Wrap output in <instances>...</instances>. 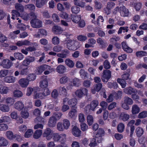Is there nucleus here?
I'll return each instance as SVG.
<instances>
[{
	"label": "nucleus",
	"mask_w": 147,
	"mask_h": 147,
	"mask_svg": "<svg viewBox=\"0 0 147 147\" xmlns=\"http://www.w3.org/2000/svg\"><path fill=\"white\" fill-rule=\"evenodd\" d=\"M47 69L52 70L53 69L50 66L42 64L36 67V72L37 74L40 75L43 71Z\"/></svg>",
	"instance_id": "20e7f679"
},
{
	"label": "nucleus",
	"mask_w": 147,
	"mask_h": 147,
	"mask_svg": "<svg viewBox=\"0 0 147 147\" xmlns=\"http://www.w3.org/2000/svg\"><path fill=\"white\" fill-rule=\"evenodd\" d=\"M147 117V111H143L139 114L138 117L140 119H142L146 118Z\"/></svg>",
	"instance_id": "bf43d9fd"
},
{
	"label": "nucleus",
	"mask_w": 147,
	"mask_h": 147,
	"mask_svg": "<svg viewBox=\"0 0 147 147\" xmlns=\"http://www.w3.org/2000/svg\"><path fill=\"white\" fill-rule=\"evenodd\" d=\"M9 71L7 69H3L0 71V78H2L6 76L8 74Z\"/></svg>",
	"instance_id": "864d4df0"
},
{
	"label": "nucleus",
	"mask_w": 147,
	"mask_h": 147,
	"mask_svg": "<svg viewBox=\"0 0 147 147\" xmlns=\"http://www.w3.org/2000/svg\"><path fill=\"white\" fill-rule=\"evenodd\" d=\"M117 81V82L120 84L122 88H124L126 87L127 84L125 80L123 79L118 78Z\"/></svg>",
	"instance_id": "49530a36"
},
{
	"label": "nucleus",
	"mask_w": 147,
	"mask_h": 147,
	"mask_svg": "<svg viewBox=\"0 0 147 147\" xmlns=\"http://www.w3.org/2000/svg\"><path fill=\"white\" fill-rule=\"evenodd\" d=\"M88 91L86 88H82L76 90L75 92V94L77 97L81 98L83 96L87 95Z\"/></svg>",
	"instance_id": "39448f33"
},
{
	"label": "nucleus",
	"mask_w": 147,
	"mask_h": 147,
	"mask_svg": "<svg viewBox=\"0 0 147 147\" xmlns=\"http://www.w3.org/2000/svg\"><path fill=\"white\" fill-rule=\"evenodd\" d=\"M64 62L65 64L69 68L73 67L74 65V61L69 58L66 59Z\"/></svg>",
	"instance_id": "cd10ccee"
},
{
	"label": "nucleus",
	"mask_w": 147,
	"mask_h": 147,
	"mask_svg": "<svg viewBox=\"0 0 147 147\" xmlns=\"http://www.w3.org/2000/svg\"><path fill=\"white\" fill-rule=\"evenodd\" d=\"M8 126L6 124L0 123V131H5L8 129Z\"/></svg>",
	"instance_id": "5fc2aeb1"
},
{
	"label": "nucleus",
	"mask_w": 147,
	"mask_h": 147,
	"mask_svg": "<svg viewBox=\"0 0 147 147\" xmlns=\"http://www.w3.org/2000/svg\"><path fill=\"white\" fill-rule=\"evenodd\" d=\"M45 97L43 95L42 92H37L35 93L34 94L33 98L34 99L40 98L41 99H44Z\"/></svg>",
	"instance_id": "ea45409f"
},
{
	"label": "nucleus",
	"mask_w": 147,
	"mask_h": 147,
	"mask_svg": "<svg viewBox=\"0 0 147 147\" xmlns=\"http://www.w3.org/2000/svg\"><path fill=\"white\" fill-rule=\"evenodd\" d=\"M5 101L6 104L11 106L14 104L15 100L12 98L8 97L5 99Z\"/></svg>",
	"instance_id": "09e8293b"
},
{
	"label": "nucleus",
	"mask_w": 147,
	"mask_h": 147,
	"mask_svg": "<svg viewBox=\"0 0 147 147\" xmlns=\"http://www.w3.org/2000/svg\"><path fill=\"white\" fill-rule=\"evenodd\" d=\"M77 111L75 109H72L69 112L68 116L69 118H72L75 117L77 114Z\"/></svg>",
	"instance_id": "4be33fe9"
},
{
	"label": "nucleus",
	"mask_w": 147,
	"mask_h": 147,
	"mask_svg": "<svg viewBox=\"0 0 147 147\" xmlns=\"http://www.w3.org/2000/svg\"><path fill=\"white\" fill-rule=\"evenodd\" d=\"M115 5V3L112 1H109L107 3L106 7L108 9H111Z\"/></svg>",
	"instance_id": "774afa93"
},
{
	"label": "nucleus",
	"mask_w": 147,
	"mask_h": 147,
	"mask_svg": "<svg viewBox=\"0 0 147 147\" xmlns=\"http://www.w3.org/2000/svg\"><path fill=\"white\" fill-rule=\"evenodd\" d=\"M123 91L126 94L131 95L132 93H136L137 90L134 88L129 86L123 89Z\"/></svg>",
	"instance_id": "f8f14e48"
},
{
	"label": "nucleus",
	"mask_w": 147,
	"mask_h": 147,
	"mask_svg": "<svg viewBox=\"0 0 147 147\" xmlns=\"http://www.w3.org/2000/svg\"><path fill=\"white\" fill-rule=\"evenodd\" d=\"M21 115L22 118L24 119H26L28 117L29 113L27 111L24 110L21 111Z\"/></svg>",
	"instance_id": "4d7b16f0"
},
{
	"label": "nucleus",
	"mask_w": 147,
	"mask_h": 147,
	"mask_svg": "<svg viewBox=\"0 0 147 147\" xmlns=\"http://www.w3.org/2000/svg\"><path fill=\"white\" fill-rule=\"evenodd\" d=\"M81 132L80 130L76 127L74 126L72 129V134L76 137L80 136L81 135Z\"/></svg>",
	"instance_id": "a878e982"
},
{
	"label": "nucleus",
	"mask_w": 147,
	"mask_h": 147,
	"mask_svg": "<svg viewBox=\"0 0 147 147\" xmlns=\"http://www.w3.org/2000/svg\"><path fill=\"white\" fill-rule=\"evenodd\" d=\"M9 88L5 86H1L0 87V93L1 94H6L9 91Z\"/></svg>",
	"instance_id": "f704fd0d"
},
{
	"label": "nucleus",
	"mask_w": 147,
	"mask_h": 147,
	"mask_svg": "<svg viewBox=\"0 0 147 147\" xmlns=\"http://www.w3.org/2000/svg\"><path fill=\"white\" fill-rule=\"evenodd\" d=\"M66 69L64 65H60L57 67L56 71L59 73L63 74L65 72Z\"/></svg>",
	"instance_id": "412c9836"
},
{
	"label": "nucleus",
	"mask_w": 147,
	"mask_h": 147,
	"mask_svg": "<svg viewBox=\"0 0 147 147\" xmlns=\"http://www.w3.org/2000/svg\"><path fill=\"white\" fill-rule=\"evenodd\" d=\"M122 46L123 50L125 52L130 53H131L132 51V50L129 47L126 42L124 41L121 43Z\"/></svg>",
	"instance_id": "aec40b11"
},
{
	"label": "nucleus",
	"mask_w": 147,
	"mask_h": 147,
	"mask_svg": "<svg viewBox=\"0 0 147 147\" xmlns=\"http://www.w3.org/2000/svg\"><path fill=\"white\" fill-rule=\"evenodd\" d=\"M111 77V71L109 70H107L104 72L101 79L103 82L106 83L109 80L110 78Z\"/></svg>",
	"instance_id": "1a4fd4ad"
},
{
	"label": "nucleus",
	"mask_w": 147,
	"mask_h": 147,
	"mask_svg": "<svg viewBox=\"0 0 147 147\" xmlns=\"http://www.w3.org/2000/svg\"><path fill=\"white\" fill-rule=\"evenodd\" d=\"M117 128V131L119 132L122 133L124 130L125 125L123 123H120L118 125Z\"/></svg>",
	"instance_id": "8fccbe9b"
},
{
	"label": "nucleus",
	"mask_w": 147,
	"mask_h": 147,
	"mask_svg": "<svg viewBox=\"0 0 147 147\" xmlns=\"http://www.w3.org/2000/svg\"><path fill=\"white\" fill-rule=\"evenodd\" d=\"M36 78V76L34 74H29L27 77V79L28 82L34 80Z\"/></svg>",
	"instance_id": "0e129e2a"
},
{
	"label": "nucleus",
	"mask_w": 147,
	"mask_h": 147,
	"mask_svg": "<svg viewBox=\"0 0 147 147\" xmlns=\"http://www.w3.org/2000/svg\"><path fill=\"white\" fill-rule=\"evenodd\" d=\"M20 17L24 20L26 21L30 19V13H28L26 12H24L23 13L21 14Z\"/></svg>",
	"instance_id": "c03bdc74"
},
{
	"label": "nucleus",
	"mask_w": 147,
	"mask_h": 147,
	"mask_svg": "<svg viewBox=\"0 0 147 147\" xmlns=\"http://www.w3.org/2000/svg\"><path fill=\"white\" fill-rule=\"evenodd\" d=\"M0 110L3 112H8L10 111L8 105L6 104L0 105Z\"/></svg>",
	"instance_id": "c85d7f7f"
},
{
	"label": "nucleus",
	"mask_w": 147,
	"mask_h": 147,
	"mask_svg": "<svg viewBox=\"0 0 147 147\" xmlns=\"http://www.w3.org/2000/svg\"><path fill=\"white\" fill-rule=\"evenodd\" d=\"M13 95L15 97L20 98L23 96V94L21 91L17 90L14 91Z\"/></svg>",
	"instance_id": "4c0bfd02"
},
{
	"label": "nucleus",
	"mask_w": 147,
	"mask_h": 147,
	"mask_svg": "<svg viewBox=\"0 0 147 147\" xmlns=\"http://www.w3.org/2000/svg\"><path fill=\"white\" fill-rule=\"evenodd\" d=\"M16 80V78L11 76H7L5 77L4 78V82L9 83H13Z\"/></svg>",
	"instance_id": "6ab92c4d"
},
{
	"label": "nucleus",
	"mask_w": 147,
	"mask_h": 147,
	"mask_svg": "<svg viewBox=\"0 0 147 147\" xmlns=\"http://www.w3.org/2000/svg\"><path fill=\"white\" fill-rule=\"evenodd\" d=\"M48 0H36L35 5L36 7L41 8L46 4Z\"/></svg>",
	"instance_id": "2eb2a0df"
},
{
	"label": "nucleus",
	"mask_w": 147,
	"mask_h": 147,
	"mask_svg": "<svg viewBox=\"0 0 147 147\" xmlns=\"http://www.w3.org/2000/svg\"><path fill=\"white\" fill-rule=\"evenodd\" d=\"M69 80L68 78L66 76H64L61 78L59 80V82L61 84H64L67 83Z\"/></svg>",
	"instance_id": "69168bd1"
},
{
	"label": "nucleus",
	"mask_w": 147,
	"mask_h": 147,
	"mask_svg": "<svg viewBox=\"0 0 147 147\" xmlns=\"http://www.w3.org/2000/svg\"><path fill=\"white\" fill-rule=\"evenodd\" d=\"M107 85L108 87L110 88H113L114 89H116L118 87V85L116 82H108Z\"/></svg>",
	"instance_id": "de8ad7c7"
},
{
	"label": "nucleus",
	"mask_w": 147,
	"mask_h": 147,
	"mask_svg": "<svg viewBox=\"0 0 147 147\" xmlns=\"http://www.w3.org/2000/svg\"><path fill=\"white\" fill-rule=\"evenodd\" d=\"M14 108L17 110L20 111L24 107V105L21 101H19L16 102L14 105Z\"/></svg>",
	"instance_id": "dca6fc26"
},
{
	"label": "nucleus",
	"mask_w": 147,
	"mask_h": 147,
	"mask_svg": "<svg viewBox=\"0 0 147 147\" xmlns=\"http://www.w3.org/2000/svg\"><path fill=\"white\" fill-rule=\"evenodd\" d=\"M25 8L26 9H28L30 11H34L36 8L35 5L33 4L30 3L25 5Z\"/></svg>",
	"instance_id": "79ce46f5"
},
{
	"label": "nucleus",
	"mask_w": 147,
	"mask_h": 147,
	"mask_svg": "<svg viewBox=\"0 0 147 147\" xmlns=\"http://www.w3.org/2000/svg\"><path fill=\"white\" fill-rule=\"evenodd\" d=\"M13 55L16 59L19 60H22L24 58V55L21 53H15Z\"/></svg>",
	"instance_id": "a19ab883"
},
{
	"label": "nucleus",
	"mask_w": 147,
	"mask_h": 147,
	"mask_svg": "<svg viewBox=\"0 0 147 147\" xmlns=\"http://www.w3.org/2000/svg\"><path fill=\"white\" fill-rule=\"evenodd\" d=\"M52 31L55 34H59L62 33L63 30L60 27L56 26L53 27Z\"/></svg>",
	"instance_id": "5701e85b"
},
{
	"label": "nucleus",
	"mask_w": 147,
	"mask_h": 147,
	"mask_svg": "<svg viewBox=\"0 0 147 147\" xmlns=\"http://www.w3.org/2000/svg\"><path fill=\"white\" fill-rule=\"evenodd\" d=\"M62 115V113L60 112L55 113L52 116L57 121V120L60 119Z\"/></svg>",
	"instance_id": "052dcab7"
},
{
	"label": "nucleus",
	"mask_w": 147,
	"mask_h": 147,
	"mask_svg": "<svg viewBox=\"0 0 147 147\" xmlns=\"http://www.w3.org/2000/svg\"><path fill=\"white\" fill-rule=\"evenodd\" d=\"M129 118V115L125 112L121 113L119 117V119L124 121H128Z\"/></svg>",
	"instance_id": "f3484780"
},
{
	"label": "nucleus",
	"mask_w": 147,
	"mask_h": 147,
	"mask_svg": "<svg viewBox=\"0 0 147 147\" xmlns=\"http://www.w3.org/2000/svg\"><path fill=\"white\" fill-rule=\"evenodd\" d=\"M136 132L137 136L140 137L143 134L144 130L142 128L138 127L136 128Z\"/></svg>",
	"instance_id": "c9c22d12"
},
{
	"label": "nucleus",
	"mask_w": 147,
	"mask_h": 147,
	"mask_svg": "<svg viewBox=\"0 0 147 147\" xmlns=\"http://www.w3.org/2000/svg\"><path fill=\"white\" fill-rule=\"evenodd\" d=\"M33 133L32 129H29L24 134V136L26 138H28L31 136Z\"/></svg>",
	"instance_id": "e2e57ef3"
},
{
	"label": "nucleus",
	"mask_w": 147,
	"mask_h": 147,
	"mask_svg": "<svg viewBox=\"0 0 147 147\" xmlns=\"http://www.w3.org/2000/svg\"><path fill=\"white\" fill-rule=\"evenodd\" d=\"M98 104V100H93L91 102L90 105H88L85 107V109L87 111H90V110L94 111Z\"/></svg>",
	"instance_id": "0eeeda50"
},
{
	"label": "nucleus",
	"mask_w": 147,
	"mask_h": 147,
	"mask_svg": "<svg viewBox=\"0 0 147 147\" xmlns=\"http://www.w3.org/2000/svg\"><path fill=\"white\" fill-rule=\"evenodd\" d=\"M102 85L101 83H98L94 84L92 88H91V91L93 94H94L96 92H98L100 90L101 95L103 96V97L105 98L107 97V96L105 93V89L104 88H102Z\"/></svg>",
	"instance_id": "f257e3e1"
},
{
	"label": "nucleus",
	"mask_w": 147,
	"mask_h": 147,
	"mask_svg": "<svg viewBox=\"0 0 147 147\" xmlns=\"http://www.w3.org/2000/svg\"><path fill=\"white\" fill-rule=\"evenodd\" d=\"M56 122V120L51 116L49 119L48 125L49 127H53L55 126Z\"/></svg>",
	"instance_id": "b1692460"
},
{
	"label": "nucleus",
	"mask_w": 147,
	"mask_h": 147,
	"mask_svg": "<svg viewBox=\"0 0 147 147\" xmlns=\"http://www.w3.org/2000/svg\"><path fill=\"white\" fill-rule=\"evenodd\" d=\"M11 121V118L8 116H3L0 119V123H9Z\"/></svg>",
	"instance_id": "473e14b6"
},
{
	"label": "nucleus",
	"mask_w": 147,
	"mask_h": 147,
	"mask_svg": "<svg viewBox=\"0 0 147 147\" xmlns=\"http://www.w3.org/2000/svg\"><path fill=\"white\" fill-rule=\"evenodd\" d=\"M40 86L41 88H46L48 86V82L47 79L41 81L40 83Z\"/></svg>",
	"instance_id": "37998d69"
},
{
	"label": "nucleus",
	"mask_w": 147,
	"mask_h": 147,
	"mask_svg": "<svg viewBox=\"0 0 147 147\" xmlns=\"http://www.w3.org/2000/svg\"><path fill=\"white\" fill-rule=\"evenodd\" d=\"M42 134V130L38 129L36 130L33 135V137L36 139H38L40 137Z\"/></svg>",
	"instance_id": "72a5a7b5"
},
{
	"label": "nucleus",
	"mask_w": 147,
	"mask_h": 147,
	"mask_svg": "<svg viewBox=\"0 0 147 147\" xmlns=\"http://www.w3.org/2000/svg\"><path fill=\"white\" fill-rule=\"evenodd\" d=\"M30 42L28 40L18 41L16 43V45L19 47L23 45H30Z\"/></svg>",
	"instance_id": "393cba45"
},
{
	"label": "nucleus",
	"mask_w": 147,
	"mask_h": 147,
	"mask_svg": "<svg viewBox=\"0 0 147 147\" xmlns=\"http://www.w3.org/2000/svg\"><path fill=\"white\" fill-rule=\"evenodd\" d=\"M53 131L49 128H47L45 130L43 134V136L48 141L50 140L53 138Z\"/></svg>",
	"instance_id": "423d86ee"
},
{
	"label": "nucleus",
	"mask_w": 147,
	"mask_h": 147,
	"mask_svg": "<svg viewBox=\"0 0 147 147\" xmlns=\"http://www.w3.org/2000/svg\"><path fill=\"white\" fill-rule=\"evenodd\" d=\"M30 23L31 26L33 28H39L42 26V22L38 19H32Z\"/></svg>",
	"instance_id": "6e6552de"
},
{
	"label": "nucleus",
	"mask_w": 147,
	"mask_h": 147,
	"mask_svg": "<svg viewBox=\"0 0 147 147\" xmlns=\"http://www.w3.org/2000/svg\"><path fill=\"white\" fill-rule=\"evenodd\" d=\"M77 102L78 100L77 99L75 98H73L69 100L68 101V104L71 107H74L76 105Z\"/></svg>",
	"instance_id": "2f4dec72"
},
{
	"label": "nucleus",
	"mask_w": 147,
	"mask_h": 147,
	"mask_svg": "<svg viewBox=\"0 0 147 147\" xmlns=\"http://www.w3.org/2000/svg\"><path fill=\"white\" fill-rule=\"evenodd\" d=\"M104 131L101 128L99 129L97 132V134L96 135L95 138H98V137L99 136L102 137V136L104 135Z\"/></svg>",
	"instance_id": "338daca9"
},
{
	"label": "nucleus",
	"mask_w": 147,
	"mask_h": 147,
	"mask_svg": "<svg viewBox=\"0 0 147 147\" xmlns=\"http://www.w3.org/2000/svg\"><path fill=\"white\" fill-rule=\"evenodd\" d=\"M135 121L134 120H131L128 123V125L130 126V134L129 136L130 137H132L134 131L135 129V126L134 125H131L135 123Z\"/></svg>",
	"instance_id": "a211bd4d"
},
{
	"label": "nucleus",
	"mask_w": 147,
	"mask_h": 147,
	"mask_svg": "<svg viewBox=\"0 0 147 147\" xmlns=\"http://www.w3.org/2000/svg\"><path fill=\"white\" fill-rule=\"evenodd\" d=\"M71 10L72 13L77 14L80 11V9L79 7L77 6H74L71 8Z\"/></svg>",
	"instance_id": "603ef678"
},
{
	"label": "nucleus",
	"mask_w": 147,
	"mask_h": 147,
	"mask_svg": "<svg viewBox=\"0 0 147 147\" xmlns=\"http://www.w3.org/2000/svg\"><path fill=\"white\" fill-rule=\"evenodd\" d=\"M115 9L116 11L118 10L122 16H127L129 15V11L128 9L126 8L124 5H122L120 7H117Z\"/></svg>",
	"instance_id": "7ed1b4c3"
},
{
	"label": "nucleus",
	"mask_w": 147,
	"mask_h": 147,
	"mask_svg": "<svg viewBox=\"0 0 147 147\" xmlns=\"http://www.w3.org/2000/svg\"><path fill=\"white\" fill-rule=\"evenodd\" d=\"M12 63L8 59L3 60L1 64L2 67L4 68L9 69L12 65Z\"/></svg>",
	"instance_id": "4468645a"
},
{
	"label": "nucleus",
	"mask_w": 147,
	"mask_h": 147,
	"mask_svg": "<svg viewBox=\"0 0 147 147\" xmlns=\"http://www.w3.org/2000/svg\"><path fill=\"white\" fill-rule=\"evenodd\" d=\"M147 55V52L144 51H137L136 53V55L138 57H142L146 56Z\"/></svg>",
	"instance_id": "6e6d98bb"
},
{
	"label": "nucleus",
	"mask_w": 147,
	"mask_h": 147,
	"mask_svg": "<svg viewBox=\"0 0 147 147\" xmlns=\"http://www.w3.org/2000/svg\"><path fill=\"white\" fill-rule=\"evenodd\" d=\"M63 123L64 128L66 129H67L70 125L69 120L67 119H65L63 120Z\"/></svg>",
	"instance_id": "a18cd8bd"
},
{
	"label": "nucleus",
	"mask_w": 147,
	"mask_h": 147,
	"mask_svg": "<svg viewBox=\"0 0 147 147\" xmlns=\"http://www.w3.org/2000/svg\"><path fill=\"white\" fill-rule=\"evenodd\" d=\"M124 102L128 105H131L133 103L132 100L128 96H125L124 97Z\"/></svg>",
	"instance_id": "3c124183"
},
{
	"label": "nucleus",
	"mask_w": 147,
	"mask_h": 147,
	"mask_svg": "<svg viewBox=\"0 0 147 147\" xmlns=\"http://www.w3.org/2000/svg\"><path fill=\"white\" fill-rule=\"evenodd\" d=\"M69 51L67 50H64L61 53H57V55L59 57L57 59L58 63H60L63 62L64 60L62 58L67 57L69 56Z\"/></svg>",
	"instance_id": "f03ea898"
},
{
	"label": "nucleus",
	"mask_w": 147,
	"mask_h": 147,
	"mask_svg": "<svg viewBox=\"0 0 147 147\" xmlns=\"http://www.w3.org/2000/svg\"><path fill=\"white\" fill-rule=\"evenodd\" d=\"M80 74L81 78L84 80L86 79L87 75V73L84 70L81 69L80 71Z\"/></svg>",
	"instance_id": "13d9d810"
},
{
	"label": "nucleus",
	"mask_w": 147,
	"mask_h": 147,
	"mask_svg": "<svg viewBox=\"0 0 147 147\" xmlns=\"http://www.w3.org/2000/svg\"><path fill=\"white\" fill-rule=\"evenodd\" d=\"M15 8L16 10L20 12H23L24 11V7L21 4L17 3L15 5Z\"/></svg>",
	"instance_id": "e433bc0d"
},
{
	"label": "nucleus",
	"mask_w": 147,
	"mask_h": 147,
	"mask_svg": "<svg viewBox=\"0 0 147 147\" xmlns=\"http://www.w3.org/2000/svg\"><path fill=\"white\" fill-rule=\"evenodd\" d=\"M35 60L34 57L32 56H28L22 62V65L25 66H27L30 65V63L34 61Z\"/></svg>",
	"instance_id": "9b49d317"
},
{
	"label": "nucleus",
	"mask_w": 147,
	"mask_h": 147,
	"mask_svg": "<svg viewBox=\"0 0 147 147\" xmlns=\"http://www.w3.org/2000/svg\"><path fill=\"white\" fill-rule=\"evenodd\" d=\"M75 42L74 40L71 39H69L67 42V48L70 50L75 51L77 48L75 45Z\"/></svg>",
	"instance_id": "9d476101"
},
{
	"label": "nucleus",
	"mask_w": 147,
	"mask_h": 147,
	"mask_svg": "<svg viewBox=\"0 0 147 147\" xmlns=\"http://www.w3.org/2000/svg\"><path fill=\"white\" fill-rule=\"evenodd\" d=\"M6 134L7 138L9 140H12L16 137V136L13 135V132L10 131H7Z\"/></svg>",
	"instance_id": "58836bf2"
},
{
	"label": "nucleus",
	"mask_w": 147,
	"mask_h": 147,
	"mask_svg": "<svg viewBox=\"0 0 147 147\" xmlns=\"http://www.w3.org/2000/svg\"><path fill=\"white\" fill-rule=\"evenodd\" d=\"M20 86L22 88H26L29 84L28 81L26 78H22L18 81Z\"/></svg>",
	"instance_id": "ddd939ff"
},
{
	"label": "nucleus",
	"mask_w": 147,
	"mask_h": 147,
	"mask_svg": "<svg viewBox=\"0 0 147 147\" xmlns=\"http://www.w3.org/2000/svg\"><path fill=\"white\" fill-rule=\"evenodd\" d=\"M9 144V142L4 137H0V146H6Z\"/></svg>",
	"instance_id": "c756f323"
},
{
	"label": "nucleus",
	"mask_w": 147,
	"mask_h": 147,
	"mask_svg": "<svg viewBox=\"0 0 147 147\" xmlns=\"http://www.w3.org/2000/svg\"><path fill=\"white\" fill-rule=\"evenodd\" d=\"M139 107L136 105H133L131 108V113L133 115L138 113L140 111Z\"/></svg>",
	"instance_id": "bb28decb"
},
{
	"label": "nucleus",
	"mask_w": 147,
	"mask_h": 147,
	"mask_svg": "<svg viewBox=\"0 0 147 147\" xmlns=\"http://www.w3.org/2000/svg\"><path fill=\"white\" fill-rule=\"evenodd\" d=\"M71 19L74 22L78 23L81 20V17L80 15H71Z\"/></svg>",
	"instance_id": "7c9ffc66"
},
{
	"label": "nucleus",
	"mask_w": 147,
	"mask_h": 147,
	"mask_svg": "<svg viewBox=\"0 0 147 147\" xmlns=\"http://www.w3.org/2000/svg\"><path fill=\"white\" fill-rule=\"evenodd\" d=\"M90 143L88 144V146L90 147H95L97 145L95 138H93L90 139Z\"/></svg>",
	"instance_id": "680f3d73"
}]
</instances>
